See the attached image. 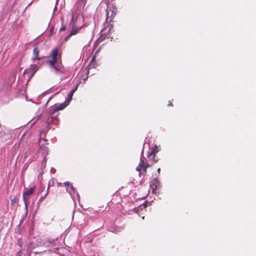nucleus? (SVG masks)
I'll use <instances>...</instances> for the list:
<instances>
[{
	"instance_id": "f257e3e1",
	"label": "nucleus",
	"mask_w": 256,
	"mask_h": 256,
	"mask_svg": "<svg viewBox=\"0 0 256 256\" xmlns=\"http://www.w3.org/2000/svg\"><path fill=\"white\" fill-rule=\"evenodd\" d=\"M50 56L52 59L48 60L46 64H48L50 68L54 70L56 74L58 75L67 74L68 69L65 68L62 62L61 54L58 52L57 48L52 50Z\"/></svg>"
},
{
	"instance_id": "f03ea898",
	"label": "nucleus",
	"mask_w": 256,
	"mask_h": 256,
	"mask_svg": "<svg viewBox=\"0 0 256 256\" xmlns=\"http://www.w3.org/2000/svg\"><path fill=\"white\" fill-rule=\"evenodd\" d=\"M66 106V104L64 102L60 104H55L48 108V114L51 118L52 120H57L58 114V110H64Z\"/></svg>"
},
{
	"instance_id": "7ed1b4c3",
	"label": "nucleus",
	"mask_w": 256,
	"mask_h": 256,
	"mask_svg": "<svg viewBox=\"0 0 256 256\" xmlns=\"http://www.w3.org/2000/svg\"><path fill=\"white\" fill-rule=\"evenodd\" d=\"M44 246L46 247L50 248V251L58 250L59 248V245L57 240H48L44 242Z\"/></svg>"
},
{
	"instance_id": "20e7f679",
	"label": "nucleus",
	"mask_w": 256,
	"mask_h": 256,
	"mask_svg": "<svg viewBox=\"0 0 256 256\" xmlns=\"http://www.w3.org/2000/svg\"><path fill=\"white\" fill-rule=\"evenodd\" d=\"M34 188H35L34 186L28 190L24 192L23 194H22V198H23V200H24V206H25L26 214V215L28 213V204L27 202L26 196H28L32 194H33V192H34Z\"/></svg>"
},
{
	"instance_id": "39448f33",
	"label": "nucleus",
	"mask_w": 256,
	"mask_h": 256,
	"mask_svg": "<svg viewBox=\"0 0 256 256\" xmlns=\"http://www.w3.org/2000/svg\"><path fill=\"white\" fill-rule=\"evenodd\" d=\"M38 69V66L37 64H32L28 68L24 71V74L28 73L30 76V77H32L34 75Z\"/></svg>"
},
{
	"instance_id": "423d86ee",
	"label": "nucleus",
	"mask_w": 256,
	"mask_h": 256,
	"mask_svg": "<svg viewBox=\"0 0 256 256\" xmlns=\"http://www.w3.org/2000/svg\"><path fill=\"white\" fill-rule=\"evenodd\" d=\"M78 88V85L76 86V87L74 89H72L68 94V98L66 99L65 102H64V104H66V106H68L70 102L72 100L74 94L77 90Z\"/></svg>"
},
{
	"instance_id": "0eeeda50",
	"label": "nucleus",
	"mask_w": 256,
	"mask_h": 256,
	"mask_svg": "<svg viewBox=\"0 0 256 256\" xmlns=\"http://www.w3.org/2000/svg\"><path fill=\"white\" fill-rule=\"evenodd\" d=\"M81 27H80L78 28H72V30H70V34H68V36L66 38L65 40H68L70 37H71L72 36L75 35L78 33L79 30L81 29Z\"/></svg>"
},
{
	"instance_id": "6e6552de",
	"label": "nucleus",
	"mask_w": 256,
	"mask_h": 256,
	"mask_svg": "<svg viewBox=\"0 0 256 256\" xmlns=\"http://www.w3.org/2000/svg\"><path fill=\"white\" fill-rule=\"evenodd\" d=\"M159 185L160 182L158 180L157 177L154 179L152 184H150V186L152 188L153 193L155 192V191L156 190Z\"/></svg>"
},
{
	"instance_id": "1a4fd4ad",
	"label": "nucleus",
	"mask_w": 256,
	"mask_h": 256,
	"mask_svg": "<svg viewBox=\"0 0 256 256\" xmlns=\"http://www.w3.org/2000/svg\"><path fill=\"white\" fill-rule=\"evenodd\" d=\"M66 191L71 195V196L72 198H74V196L72 194V192L74 193H76V196L78 198H80V196L78 192H76L72 184H70L66 188Z\"/></svg>"
},
{
	"instance_id": "9d476101",
	"label": "nucleus",
	"mask_w": 256,
	"mask_h": 256,
	"mask_svg": "<svg viewBox=\"0 0 256 256\" xmlns=\"http://www.w3.org/2000/svg\"><path fill=\"white\" fill-rule=\"evenodd\" d=\"M33 53L35 55V56L32 58V61H35L36 60H39L40 58L38 56L39 50L38 48L36 47H35L33 50Z\"/></svg>"
},
{
	"instance_id": "9b49d317",
	"label": "nucleus",
	"mask_w": 256,
	"mask_h": 256,
	"mask_svg": "<svg viewBox=\"0 0 256 256\" xmlns=\"http://www.w3.org/2000/svg\"><path fill=\"white\" fill-rule=\"evenodd\" d=\"M40 152H42V154H44L45 157L48 153V148L46 146L42 145L40 148Z\"/></svg>"
},
{
	"instance_id": "f8f14e48",
	"label": "nucleus",
	"mask_w": 256,
	"mask_h": 256,
	"mask_svg": "<svg viewBox=\"0 0 256 256\" xmlns=\"http://www.w3.org/2000/svg\"><path fill=\"white\" fill-rule=\"evenodd\" d=\"M157 148L158 146H155L152 148L151 152H150L148 155V157L149 159H150L152 156H154V154H156V153L158 152Z\"/></svg>"
},
{
	"instance_id": "ddd939ff",
	"label": "nucleus",
	"mask_w": 256,
	"mask_h": 256,
	"mask_svg": "<svg viewBox=\"0 0 256 256\" xmlns=\"http://www.w3.org/2000/svg\"><path fill=\"white\" fill-rule=\"evenodd\" d=\"M37 246V245L34 244L32 242H30L28 244V252H32V250L36 248Z\"/></svg>"
},
{
	"instance_id": "4468645a",
	"label": "nucleus",
	"mask_w": 256,
	"mask_h": 256,
	"mask_svg": "<svg viewBox=\"0 0 256 256\" xmlns=\"http://www.w3.org/2000/svg\"><path fill=\"white\" fill-rule=\"evenodd\" d=\"M141 162L139 164L138 166L136 168V170L140 172V170L142 169L143 166H144V161L142 158L140 159Z\"/></svg>"
},
{
	"instance_id": "2eb2a0df",
	"label": "nucleus",
	"mask_w": 256,
	"mask_h": 256,
	"mask_svg": "<svg viewBox=\"0 0 256 256\" xmlns=\"http://www.w3.org/2000/svg\"><path fill=\"white\" fill-rule=\"evenodd\" d=\"M48 192H46V193L44 196H42L40 199L38 200V204L39 206V204H40V203L43 201V200H44V198L46 197L47 194H48Z\"/></svg>"
},
{
	"instance_id": "dca6fc26",
	"label": "nucleus",
	"mask_w": 256,
	"mask_h": 256,
	"mask_svg": "<svg viewBox=\"0 0 256 256\" xmlns=\"http://www.w3.org/2000/svg\"><path fill=\"white\" fill-rule=\"evenodd\" d=\"M22 240L20 239H18V244L20 246H22Z\"/></svg>"
},
{
	"instance_id": "f3484780",
	"label": "nucleus",
	"mask_w": 256,
	"mask_h": 256,
	"mask_svg": "<svg viewBox=\"0 0 256 256\" xmlns=\"http://www.w3.org/2000/svg\"><path fill=\"white\" fill-rule=\"evenodd\" d=\"M150 166V164H146V165H144V166H143V170L144 172H146V168Z\"/></svg>"
},
{
	"instance_id": "a211bd4d",
	"label": "nucleus",
	"mask_w": 256,
	"mask_h": 256,
	"mask_svg": "<svg viewBox=\"0 0 256 256\" xmlns=\"http://www.w3.org/2000/svg\"><path fill=\"white\" fill-rule=\"evenodd\" d=\"M106 28H108V32H110V30L112 28V24H107Z\"/></svg>"
},
{
	"instance_id": "6ab92c4d",
	"label": "nucleus",
	"mask_w": 256,
	"mask_h": 256,
	"mask_svg": "<svg viewBox=\"0 0 256 256\" xmlns=\"http://www.w3.org/2000/svg\"><path fill=\"white\" fill-rule=\"evenodd\" d=\"M110 228V230L112 232L116 233L118 232V231L114 228Z\"/></svg>"
},
{
	"instance_id": "aec40b11",
	"label": "nucleus",
	"mask_w": 256,
	"mask_h": 256,
	"mask_svg": "<svg viewBox=\"0 0 256 256\" xmlns=\"http://www.w3.org/2000/svg\"><path fill=\"white\" fill-rule=\"evenodd\" d=\"M154 157H153V156H152V157H151V158H150V160H152V161H154V162H158V160H156L155 159V154H154Z\"/></svg>"
},
{
	"instance_id": "412c9836",
	"label": "nucleus",
	"mask_w": 256,
	"mask_h": 256,
	"mask_svg": "<svg viewBox=\"0 0 256 256\" xmlns=\"http://www.w3.org/2000/svg\"><path fill=\"white\" fill-rule=\"evenodd\" d=\"M66 26H62L60 28V32L64 31V30H66Z\"/></svg>"
},
{
	"instance_id": "4be33fe9",
	"label": "nucleus",
	"mask_w": 256,
	"mask_h": 256,
	"mask_svg": "<svg viewBox=\"0 0 256 256\" xmlns=\"http://www.w3.org/2000/svg\"><path fill=\"white\" fill-rule=\"evenodd\" d=\"M22 250H19L16 254V256H22Z\"/></svg>"
},
{
	"instance_id": "5701e85b",
	"label": "nucleus",
	"mask_w": 256,
	"mask_h": 256,
	"mask_svg": "<svg viewBox=\"0 0 256 256\" xmlns=\"http://www.w3.org/2000/svg\"><path fill=\"white\" fill-rule=\"evenodd\" d=\"M95 60V56H94L93 58H92V60L90 61V64H92L94 62Z\"/></svg>"
},
{
	"instance_id": "b1692460",
	"label": "nucleus",
	"mask_w": 256,
	"mask_h": 256,
	"mask_svg": "<svg viewBox=\"0 0 256 256\" xmlns=\"http://www.w3.org/2000/svg\"><path fill=\"white\" fill-rule=\"evenodd\" d=\"M70 184V183L68 182H64V185L66 186H69Z\"/></svg>"
},
{
	"instance_id": "393cba45",
	"label": "nucleus",
	"mask_w": 256,
	"mask_h": 256,
	"mask_svg": "<svg viewBox=\"0 0 256 256\" xmlns=\"http://www.w3.org/2000/svg\"><path fill=\"white\" fill-rule=\"evenodd\" d=\"M168 106H172V102L170 101H169L168 104Z\"/></svg>"
},
{
	"instance_id": "a878e982",
	"label": "nucleus",
	"mask_w": 256,
	"mask_h": 256,
	"mask_svg": "<svg viewBox=\"0 0 256 256\" xmlns=\"http://www.w3.org/2000/svg\"><path fill=\"white\" fill-rule=\"evenodd\" d=\"M82 2H84V4H85L86 3V0H82Z\"/></svg>"
},
{
	"instance_id": "bb28decb",
	"label": "nucleus",
	"mask_w": 256,
	"mask_h": 256,
	"mask_svg": "<svg viewBox=\"0 0 256 256\" xmlns=\"http://www.w3.org/2000/svg\"><path fill=\"white\" fill-rule=\"evenodd\" d=\"M157 171H158V174H159L160 173V168H158V169Z\"/></svg>"
},
{
	"instance_id": "cd10ccee",
	"label": "nucleus",
	"mask_w": 256,
	"mask_h": 256,
	"mask_svg": "<svg viewBox=\"0 0 256 256\" xmlns=\"http://www.w3.org/2000/svg\"><path fill=\"white\" fill-rule=\"evenodd\" d=\"M106 28V26H104V28L102 30V31H104V30H105Z\"/></svg>"
},
{
	"instance_id": "c85d7f7f",
	"label": "nucleus",
	"mask_w": 256,
	"mask_h": 256,
	"mask_svg": "<svg viewBox=\"0 0 256 256\" xmlns=\"http://www.w3.org/2000/svg\"><path fill=\"white\" fill-rule=\"evenodd\" d=\"M38 252H34V254H38Z\"/></svg>"
},
{
	"instance_id": "c756f323",
	"label": "nucleus",
	"mask_w": 256,
	"mask_h": 256,
	"mask_svg": "<svg viewBox=\"0 0 256 256\" xmlns=\"http://www.w3.org/2000/svg\"><path fill=\"white\" fill-rule=\"evenodd\" d=\"M108 20V16L106 17V20L107 21Z\"/></svg>"
},
{
	"instance_id": "7c9ffc66",
	"label": "nucleus",
	"mask_w": 256,
	"mask_h": 256,
	"mask_svg": "<svg viewBox=\"0 0 256 256\" xmlns=\"http://www.w3.org/2000/svg\"><path fill=\"white\" fill-rule=\"evenodd\" d=\"M56 8V6L54 7V10Z\"/></svg>"
}]
</instances>
